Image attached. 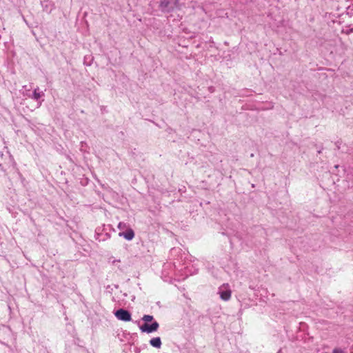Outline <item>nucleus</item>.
Returning <instances> with one entry per match:
<instances>
[{"instance_id": "2", "label": "nucleus", "mask_w": 353, "mask_h": 353, "mask_svg": "<svg viewBox=\"0 0 353 353\" xmlns=\"http://www.w3.org/2000/svg\"><path fill=\"white\" fill-rule=\"evenodd\" d=\"M178 4L179 0H161L159 8L163 13H170L174 12Z\"/></svg>"}, {"instance_id": "13", "label": "nucleus", "mask_w": 353, "mask_h": 353, "mask_svg": "<svg viewBox=\"0 0 353 353\" xmlns=\"http://www.w3.org/2000/svg\"><path fill=\"white\" fill-rule=\"evenodd\" d=\"M332 353H345V352L341 348H334L332 351Z\"/></svg>"}, {"instance_id": "1", "label": "nucleus", "mask_w": 353, "mask_h": 353, "mask_svg": "<svg viewBox=\"0 0 353 353\" xmlns=\"http://www.w3.org/2000/svg\"><path fill=\"white\" fill-rule=\"evenodd\" d=\"M115 232L111 225H103V229L98 228L95 230V237L99 241H104L110 238V232Z\"/></svg>"}, {"instance_id": "5", "label": "nucleus", "mask_w": 353, "mask_h": 353, "mask_svg": "<svg viewBox=\"0 0 353 353\" xmlns=\"http://www.w3.org/2000/svg\"><path fill=\"white\" fill-rule=\"evenodd\" d=\"M218 294L223 301H228L231 298L232 290L228 283L223 284L218 289Z\"/></svg>"}, {"instance_id": "23", "label": "nucleus", "mask_w": 353, "mask_h": 353, "mask_svg": "<svg viewBox=\"0 0 353 353\" xmlns=\"http://www.w3.org/2000/svg\"><path fill=\"white\" fill-rule=\"evenodd\" d=\"M23 20L27 23V21L23 16H22Z\"/></svg>"}, {"instance_id": "20", "label": "nucleus", "mask_w": 353, "mask_h": 353, "mask_svg": "<svg viewBox=\"0 0 353 353\" xmlns=\"http://www.w3.org/2000/svg\"><path fill=\"white\" fill-rule=\"evenodd\" d=\"M86 59H87V58L85 57V59H84V64H85L87 65H91V62L87 63L86 62Z\"/></svg>"}, {"instance_id": "3", "label": "nucleus", "mask_w": 353, "mask_h": 353, "mask_svg": "<svg viewBox=\"0 0 353 353\" xmlns=\"http://www.w3.org/2000/svg\"><path fill=\"white\" fill-rule=\"evenodd\" d=\"M6 160H8L10 163L14 164V159L11 154L9 153L4 154L2 152H0V176L3 175L4 176H6L9 180H10L6 171Z\"/></svg>"}, {"instance_id": "16", "label": "nucleus", "mask_w": 353, "mask_h": 353, "mask_svg": "<svg viewBox=\"0 0 353 353\" xmlns=\"http://www.w3.org/2000/svg\"><path fill=\"white\" fill-rule=\"evenodd\" d=\"M208 43H209V46L210 48H212L214 46V41L212 40V38L209 40Z\"/></svg>"}, {"instance_id": "18", "label": "nucleus", "mask_w": 353, "mask_h": 353, "mask_svg": "<svg viewBox=\"0 0 353 353\" xmlns=\"http://www.w3.org/2000/svg\"><path fill=\"white\" fill-rule=\"evenodd\" d=\"M190 272L191 274H196L198 272V270L194 269V271H192V272L191 270H190Z\"/></svg>"}, {"instance_id": "11", "label": "nucleus", "mask_w": 353, "mask_h": 353, "mask_svg": "<svg viewBox=\"0 0 353 353\" xmlns=\"http://www.w3.org/2000/svg\"><path fill=\"white\" fill-rule=\"evenodd\" d=\"M142 320L144 321L143 323H148L150 322L152 323V321H154L153 316L150 314L143 315Z\"/></svg>"}, {"instance_id": "4", "label": "nucleus", "mask_w": 353, "mask_h": 353, "mask_svg": "<svg viewBox=\"0 0 353 353\" xmlns=\"http://www.w3.org/2000/svg\"><path fill=\"white\" fill-rule=\"evenodd\" d=\"M114 316L118 320L129 322L132 320L131 312L125 308H119L113 312Z\"/></svg>"}, {"instance_id": "21", "label": "nucleus", "mask_w": 353, "mask_h": 353, "mask_svg": "<svg viewBox=\"0 0 353 353\" xmlns=\"http://www.w3.org/2000/svg\"><path fill=\"white\" fill-rule=\"evenodd\" d=\"M323 147H322V146H321V147L319 148V149L318 150L317 152H318L319 154H321V152H322V150H323Z\"/></svg>"}, {"instance_id": "22", "label": "nucleus", "mask_w": 353, "mask_h": 353, "mask_svg": "<svg viewBox=\"0 0 353 353\" xmlns=\"http://www.w3.org/2000/svg\"><path fill=\"white\" fill-rule=\"evenodd\" d=\"M335 145H336V146L337 149H339V148H340V143H339V141L336 142Z\"/></svg>"}, {"instance_id": "24", "label": "nucleus", "mask_w": 353, "mask_h": 353, "mask_svg": "<svg viewBox=\"0 0 353 353\" xmlns=\"http://www.w3.org/2000/svg\"><path fill=\"white\" fill-rule=\"evenodd\" d=\"M335 168H339V165H335Z\"/></svg>"}, {"instance_id": "17", "label": "nucleus", "mask_w": 353, "mask_h": 353, "mask_svg": "<svg viewBox=\"0 0 353 353\" xmlns=\"http://www.w3.org/2000/svg\"><path fill=\"white\" fill-rule=\"evenodd\" d=\"M353 32V28H349L347 29L346 31H345V33L347 34H350L351 33Z\"/></svg>"}, {"instance_id": "10", "label": "nucleus", "mask_w": 353, "mask_h": 353, "mask_svg": "<svg viewBox=\"0 0 353 353\" xmlns=\"http://www.w3.org/2000/svg\"><path fill=\"white\" fill-rule=\"evenodd\" d=\"M43 95L44 93L43 92H40L39 88H37L33 90L32 99L35 101H38Z\"/></svg>"}, {"instance_id": "14", "label": "nucleus", "mask_w": 353, "mask_h": 353, "mask_svg": "<svg viewBox=\"0 0 353 353\" xmlns=\"http://www.w3.org/2000/svg\"><path fill=\"white\" fill-rule=\"evenodd\" d=\"M6 170L9 168L11 166L14 167L16 165V163L14 162V164H12V163H10L8 160H6Z\"/></svg>"}, {"instance_id": "8", "label": "nucleus", "mask_w": 353, "mask_h": 353, "mask_svg": "<svg viewBox=\"0 0 353 353\" xmlns=\"http://www.w3.org/2000/svg\"><path fill=\"white\" fill-rule=\"evenodd\" d=\"M43 11L46 12L48 14L52 12V11L54 9V4L50 0H43L41 2Z\"/></svg>"}, {"instance_id": "12", "label": "nucleus", "mask_w": 353, "mask_h": 353, "mask_svg": "<svg viewBox=\"0 0 353 353\" xmlns=\"http://www.w3.org/2000/svg\"><path fill=\"white\" fill-rule=\"evenodd\" d=\"M17 174L19 179L21 181L22 185L23 187H26L27 181H26L25 177L22 175V174L19 172V170L17 168Z\"/></svg>"}, {"instance_id": "19", "label": "nucleus", "mask_w": 353, "mask_h": 353, "mask_svg": "<svg viewBox=\"0 0 353 353\" xmlns=\"http://www.w3.org/2000/svg\"><path fill=\"white\" fill-rule=\"evenodd\" d=\"M140 352H141L140 348H139V347H135L134 348V352L135 353H140Z\"/></svg>"}, {"instance_id": "15", "label": "nucleus", "mask_w": 353, "mask_h": 353, "mask_svg": "<svg viewBox=\"0 0 353 353\" xmlns=\"http://www.w3.org/2000/svg\"><path fill=\"white\" fill-rule=\"evenodd\" d=\"M126 226L125 223H123L122 222H120L118 225V228L121 230L123 229Z\"/></svg>"}, {"instance_id": "9", "label": "nucleus", "mask_w": 353, "mask_h": 353, "mask_svg": "<svg viewBox=\"0 0 353 353\" xmlns=\"http://www.w3.org/2000/svg\"><path fill=\"white\" fill-rule=\"evenodd\" d=\"M150 345L155 348H160L162 345L161 339L159 336L154 337L149 341Z\"/></svg>"}, {"instance_id": "6", "label": "nucleus", "mask_w": 353, "mask_h": 353, "mask_svg": "<svg viewBox=\"0 0 353 353\" xmlns=\"http://www.w3.org/2000/svg\"><path fill=\"white\" fill-rule=\"evenodd\" d=\"M159 327V324L157 321H152L151 323H143L140 327V330L142 332L145 333H152L156 332Z\"/></svg>"}, {"instance_id": "7", "label": "nucleus", "mask_w": 353, "mask_h": 353, "mask_svg": "<svg viewBox=\"0 0 353 353\" xmlns=\"http://www.w3.org/2000/svg\"><path fill=\"white\" fill-rule=\"evenodd\" d=\"M119 236L123 237L127 241H131L135 236L134 231L130 227H128L125 231L120 232Z\"/></svg>"}]
</instances>
